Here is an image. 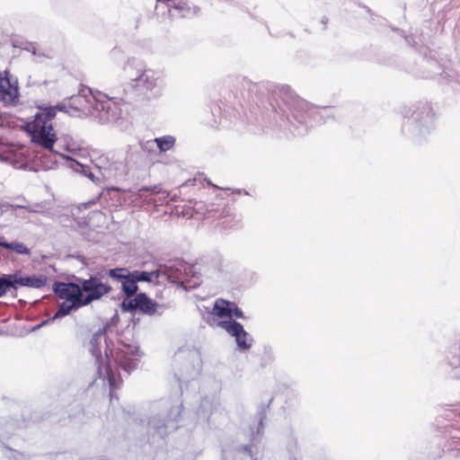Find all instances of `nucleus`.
<instances>
[{"label":"nucleus","instance_id":"nucleus-1","mask_svg":"<svg viewBox=\"0 0 460 460\" xmlns=\"http://www.w3.org/2000/svg\"><path fill=\"white\" fill-rule=\"evenodd\" d=\"M64 164L75 172L86 176L96 184L105 181L124 179L129 172V164L134 154L130 146L125 151L108 152L93 160L97 172H93L89 166L78 162L69 155H60Z\"/></svg>","mask_w":460,"mask_h":460},{"label":"nucleus","instance_id":"nucleus-2","mask_svg":"<svg viewBox=\"0 0 460 460\" xmlns=\"http://www.w3.org/2000/svg\"><path fill=\"white\" fill-rule=\"evenodd\" d=\"M56 114L55 107L40 108V111L34 115V119L26 123L25 129L33 144L61 158L62 154L55 152L53 148L58 139L51 122Z\"/></svg>","mask_w":460,"mask_h":460},{"label":"nucleus","instance_id":"nucleus-3","mask_svg":"<svg viewBox=\"0 0 460 460\" xmlns=\"http://www.w3.org/2000/svg\"><path fill=\"white\" fill-rule=\"evenodd\" d=\"M131 67L130 63L125 67L127 74ZM131 80L132 87L140 94L145 95L149 99H155L163 94L164 84H163V73L159 70L146 68L138 69L137 75L133 76L128 75Z\"/></svg>","mask_w":460,"mask_h":460},{"label":"nucleus","instance_id":"nucleus-4","mask_svg":"<svg viewBox=\"0 0 460 460\" xmlns=\"http://www.w3.org/2000/svg\"><path fill=\"white\" fill-rule=\"evenodd\" d=\"M407 130L414 137L422 138L435 129V113L430 105L418 106L408 119Z\"/></svg>","mask_w":460,"mask_h":460},{"label":"nucleus","instance_id":"nucleus-5","mask_svg":"<svg viewBox=\"0 0 460 460\" xmlns=\"http://www.w3.org/2000/svg\"><path fill=\"white\" fill-rule=\"evenodd\" d=\"M91 117L102 124H111L118 121L121 117V109L117 101L107 94L95 92V100Z\"/></svg>","mask_w":460,"mask_h":460},{"label":"nucleus","instance_id":"nucleus-6","mask_svg":"<svg viewBox=\"0 0 460 460\" xmlns=\"http://www.w3.org/2000/svg\"><path fill=\"white\" fill-rule=\"evenodd\" d=\"M231 307L232 309L229 319L219 322L218 325L224 329L230 336L235 339V342L239 349L247 350L252 347V338L247 332L244 331L241 323L233 320V317H243L242 310L238 308L234 303H233V306Z\"/></svg>","mask_w":460,"mask_h":460},{"label":"nucleus","instance_id":"nucleus-7","mask_svg":"<svg viewBox=\"0 0 460 460\" xmlns=\"http://www.w3.org/2000/svg\"><path fill=\"white\" fill-rule=\"evenodd\" d=\"M181 411L182 404L178 402L170 407L166 416H163V418L160 415L152 416L148 421V427L159 437H164L177 429Z\"/></svg>","mask_w":460,"mask_h":460},{"label":"nucleus","instance_id":"nucleus-8","mask_svg":"<svg viewBox=\"0 0 460 460\" xmlns=\"http://www.w3.org/2000/svg\"><path fill=\"white\" fill-rule=\"evenodd\" d=\"M183 265H175L166 270H156L153 271H131L132 277L137 282H159L160 279H167L172 283L182 282L184 280V273L181 270Z\"/></svg>","mask_w":460,"mask_h":460},{"label":"nucleus","instance_id":"nucleus-9","mask_svg":"<svg viewBox=\"0 0 460 460\" xmlns=\"http://www.w3.org/2000/svg\"><path fill=\"white\" fill-rule=\"evenodd\" d=\"M121 308L126 312L138 310L142 314L147 315H160L164 311V306L163 305L157 304L155 301L148 297L146 293H139L133 298L124 299L121 303Z\"/></svg>","mask_w":460,"mask_h":460},{"label":"nucleus","instance_id":"nucleus-10","mask_svg":"<svg viewBox=\"0 0 460 460\" xmlns=\"http://www.w3.org/2000/svg\"><path fill=\"white\" fill-rule=\"evenodd\" d=\"M95 100V92L91 90H83L79 94L71 96L67 103L63 102L58 104L56 108L59 111H64L66 108L71 109L73 111H69L71 115H77L82 113L84 115L91 116L92 110Z\"/></svg>","mask_w":460,"mask_h":460},{"label":"nucleus","instance_id":"nucleus-11","mask_svg":"<svg viewBox=\"0 0 460 460\" xmlns=\"http://www.w3.org/2000/svg\"><path fill=\"white\" fill-rule=\"evenodd\" d=\"M84 306L92 302L101 299L103 296L109 294L111 288L104 283L96 276H92L87 279L80 280Z\"/></svg>","mask_w":460,"mask_h":460},{"label":"nucleus","instance_id":"nucleus-12","mask_svg":"<svg viewBox=\"0 0 460 460\" xmlns=\"http://www.w3.org/2000/svg\"><path fill=\"white\" fill-rule=\"evenodd\" d=\"M18 82L8 71L0 74V102L6 106L14 105L18 102Z\"/></svg>","mask_w":460,"mask_h":460},{"label":"nucleus","instance_id":"nucleus-13","mask_svg":"<svg viewBox=\"0 0 460 460\" xmlns=\"http://www.w3.org/2000/svg\"><path fill=\"white\" fill-rule=\"evenodd\" d=\"M54 292L64 301L74 303L77 306H84L80 284L57 282L54 285Z\"/></svg>","mask_w":460,"mask_h":460},{"label":"nucleus","instance_id":"nucleus-14","mask_svg":"<svg viewBox=\"0 0 460 460\" xmlns=\"http://www.w3.org/2000/svg\"><path fill=\"white\" fill-rule=\"evenodd\" d=\"M0 161L8 163L15 168H22L26 164L24 150L0 138Z\"/></svg>","mask_w":460,"mask_h":460},{"label":"nucleus","instance_id":"nucleus-15","mask_svg":"<svg viewBox=\"0 0 460 460\" xmlns=\"http://www.w3.org/2000/svg\"><path fill=\"white\" fill-rule=\"evenodd\" d=\"M102 349H104L105 358H109L108 344L106 340L105 329H101L96 332L89 342V350L94 357L96 364L98 365V373L100 376L102 375Z\"/></svg>","mask_w":460,"mask_h":460},{"label":"nucleus","instance_id":"nucleus-16","mask_svg":"<svg viewBox=\"0 0 460 460\" xmlns=\"http://www.w3.org/2000/svg\"><path fill=\"white\" fill-rule=\"evenodd\" d=\"M139 349L137 347L124 346L123 349H118L115 352V363L119 365L127 372L137 368Z\"/></svg>","mask_w":460,"mask_h":460},{"label":"nucleus","instance_id":"nucleus-17","mask_svg":"<svg viewBox=\"0 0 460 460\" xmlns=\"http://www.w3.org/2000/svg\"><path fill=\"white\" fill-rule=\"evenodd\" d=\"M17 288L25 287L30 288H41L47 284V277L45 275H23L22 271H15Z\"/></svg>","mask_w":460,"mask_h":460},{"label":"nucleus","instance_id":"nucleus-18","mask_svg":"<svg viewBox=\"0 0 460 460\" xmlns=\"http://www.w3.org/2000/svg\"><path fill=\"white\" fill-rule=\"evenodd\" d=\"M62 146L65 151L71 154L73 156L79 158H85L88 155V151L79 142L75 141L70 136H65L60 138Z\"/></svg>","mask_w":460,"mask_h":460},{"label":"nucleus","instance_id":"nucleus-19","mask_svg":"<svg viewBox=\"0 0 460 460\" xmlns=\"http://www.w3.org/2000/svg\"><path fill=\"white\" fill-rule=\"evenodd\" d=\"M17 289L15 272L0 276V297H4L8 292H16Z\"/></svg>","mask_w":460,"mask_h":460},{"label":"nucleus","instance_id":"nucleus-20","mask_svg":"<svg viewBox=\"0 0 460 460\" xmlns=\"http://www.w3.org/2000/svg\"><path fill=\"white\" fill-rule=\"evenodd\" d=\"M231 306H233V302L218 298L215 301L212 314L219 318L226 317L229 319L232 309Z\"/></svg>","mask_w":460,"mask_h":460},{"label":"nucleus","instance_id":"nucleus-21","mask_svg":"<svg viewBox=\"0 0 460 460\" xmlns=\"http://www.w3.org/2000/svg\"><path fill=\"white\" fill-rule=\"evenodd\" d=\"M81 306H77L74 303H69V302L64 301L59 305L58 311L53 315V317L47 320L42 324H44L46 323L53 322L54 320L58 319V318H62V317L69 314L72 311L77 310Z\"/></svg>","mask_w":460,"mask_h":460},{"label":"nucleus","instance_id":"nucleus-22","mask_svg":"<svg viewBox=\"0 0 460 460\" xmlns=\"http://www.w3.org/2000/svg\"><path fill=\"white\" fill-rule=\"evenodd\" d=\"M285 105L294 119L300 121L302 117L299 112L306 106V103L303 100L296 97L291 99V101L287 102Z\"/></svg>","mask_w":460,"mask_h":460},{"label":"nucleus","instance_id":"nucleus-23","mask_svg":"<svg viewBox=\"0 0 460 460\" xmlns=\"http://www.w3.org/2000/svg\"><path fill=\"white\" fill-rule=\"evenodd\" d=\"M175 137L171 135L155 137L153 142L155 143L160 152H167L171 150L175 145Z\"/></svg>","mask_w":460,"mask_h":460},{"label":"nucleus","instance_id":"nucleus-24","mask_svg":"<svg viewBox=\"0 0 460 460\" xmlns=\"http://www.w3.org/2000/svg\"><path fill=\"white\" fill-rule=\"evenodd\" d=\"M136 279L132 277V273L121 282L122 291L127 295V298H133L132 296L137 291V285Z\"/></svg>","mask_w":460,"mask_h":460},{"label":"nucleus","instance_id":"nucleus-25","mask_svg":"<svg viewBox=\"0 0 460 460\" xmlns=\"http://www.w3.org/2000/svg\"><path fill=\"white\" fill-rule=\"evenodd\" d=\"M199 374V367H195L192 363H187L184 369H181L176 376L180 382L187 381L194 378Z\"/></svg>","mask_w":460,"mask_h":460},{"label":"nucleus","instance_id":"nucleus-26","mask_svg":"<svg viewBox=\"0 0 460 460\" xmlns=\"http://www.w3.org/2000/svg\"><path fill=\"white\" fill-rule=\"evenodd\" d=\"M2 247L8 249V250H12L20 255H30L31 254V250L25 244H23L22 243H20V242L8 243V242L4 241V243H2Z\"/></svg>","mask_w":460,"mask_h":460},{"label":"nucleus","instance_id":"nucleus-27","mask_svg":"<svg viewBox=\"0 0 460 460\" xmlns=\"http://www.w3.org/2000/svg\"><path fill=\"white\" fill-rule=\"evenodd\" d=\"M130 272L131 271H129L126 268H116L110 270L108 275L111 279L118 280L121 283L128 277V275H129Z\"/></svg>","mask_w":460,"mask_h":460},{"label":"nucleus","instance_id":"nucleus-28","mask_svg":"<svg viewBox=\"0 0 460 460\" xmlns=\"http://www.w3.org/2000/svg\"><path fill=\"white\" fill-rule=\"evenodd\" d=\"M106 376L108 378L111 389L115 385L116 374L112 369L111 361L108 360L104 367Z\"/></svg>","mask_w":460,"mask_h":460},{"label":"nucleus","instance_id":"nucleus-29","mask_svg":"<svg viewBox=\"0 0 460 460\" xmlns=\"http://www.w3.org/2000/svg\"><path fill=\"white\" fill-rule=\"evenodd\" d=\"M173 8L181 12L183 16L190 13V7L185 0H178L173 4Z\"/></svg>","mask_w":460,"mask_h":460},{"label":"nucleus","instance_id":"nucleus-30","mask_svg":"<svg viewBox=\"0 0 460 460\" xmlns=\"http://www.w3.org/2000/svg\"><path fill=\"white\" fill-rule=\"evenodd\" d=\"M286 460H302L299 452L296 449V446L293 445L288 451V458Z\"/></svg>","mask_w":460,"mask_h":460},{"label":"nucleus","instance_id":"nucleus-31","mask_svg":"<svg viewBox=\"0 0 460 460\" xmlns=\"http://www.w3.org/2000/svg\"><path fill=\"white\" fill-rule=\"evenodd\" d=\"M316 115H319L320 117L329 116V110L326 108L320 109L315 111Z\"/></svg>","mask_w":460,"mask_h":460},{"label":"nucleus","instance_id":"nucleus-32","mask_svg":"<svg viewBox=\"0 0 460 460\" xmlns=\"http://www.w3.org/2000/svg\"><path fill=\"white\" fill-rule=\"evenodd\" d=\"M243 453L249 456L250 460H253L251 447H245L243 448Z\"/></svg>","mask_w":460,"mask_h":460},{"label":"nucleus","instance_id":"nucleus-33","mask_svg":"<svg viewBox=\"0 0 460 460\" xmlns=\"http://www.w3.org/2000/svg\"><path fill=\"white\" fill-rule=\"evenodd\" d=\"M149 190H150V189L147 188V187L141 188V189L138 190V196L139 197H143L145 192H147Z\"/></svg>","mask_w":460,"mask_h":460},{"label":"nucleus","instance_id":"nucleus-34","mask_svg":"<svg viewBox=\"0 0 460 460\" xmlns=\"http://www.w3.org/2000/svg\"><path fill=\"white\" fill-rule=\"evenodd\" d=\"M279 112L281 113L282 116L286 117L288 120H290L289 113L286 110L280 109Z\"/></svg>","mask_w":460,"mask_h":460},{"label":"nucleus","instance_id":"nucleus-35","mask_svg":"<svg viewBox=\"0 0 460 460\" xmlns=\"http://www.w3.org/2000/svg\"><path fill=\"white\" fill-rule=\"evenodd\" d=\"M189 358H196V359H198L197 354H196V353H194V352H193V353H190V354H189Z\"/></svg>","mask_w":460,"mask_h":460},{"label":"nucleus","instance_id":"nucleus-36","mask_svg":"<svg viewBox=\"0 0 460 460\" xmlns=\"http://www.w3.org/2000/svg\"><path fill=\"white\" fill-rule=\"evenodd\" d=\"M4 243V237L0 236V246L2 247V243Z\"/></svg>","mask_w":460,"mask_h":460},{"label":"nucleus","instance_id":"nucleus-37","mask_svg":"<svg viewBox=\"0 0 460 460\" xmlns=\"http://www.w3.org/2000/svg\"><path fill=\"white\" fill-rule=\"evenodd\" d=\"M181 358V352H180V353H178V354L176 355V358H177V359H180Z\"/></svg>","mask_w":460,"mask_h":460}]
</instances>
